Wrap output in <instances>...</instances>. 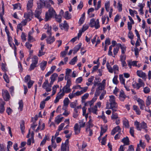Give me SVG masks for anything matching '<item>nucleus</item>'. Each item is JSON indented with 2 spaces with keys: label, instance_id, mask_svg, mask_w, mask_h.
<instances>
[{
  "label": "nucleus",
  "instance_id": "f257e3e1",
  "mask_svg": "<svg viewBox=\"0 0 151 151\" xmlns=\"http://www.w3.org/2000/svg\"><path fill=\"white\" fill-rule=\"evenodd\" d=\"M110 103L107 102L106 106V109H111L113 111H116L117 108V105L115 102V98L113 95L109 96Z\"/></svg>",
  "mask_w": 151,
  "mask_h": 151
},
{
  "label": "nucleus",
  "instance_id": "f03ea898",
  "mask_svg": "<svg viewBox=\"0 0 151 151\" xmlns=\"http://www.w3.org/2000/svg\"><path fill=\"white\" fill-rule=\"evenodd\" d=\"M49 7V8L48 11L45 13V19L46 21L48 20L56 15V12L53 7L51 6L50 5Z\"/></svg>",
  "mask_w": 151,
  "mask_h": 151
},
{
  "label": "nucleus",
  "instance_id": "7ed1b4c3",
  "mask_svg": "<svg viewBox=\"0 0 151 151\" xmlns=\"http://www.w3.org/2000/svg\"><path fill=\"white\" fill-rule=\"evenodd\" d=\"M134 124L138 130L140 131L142 129L145 130H147V124L143 121L140 123L137 121H135Z\"/></svg>",
  "mask_w": 151,
  "mask_h": 151
},
{
  "label": "nucleus",
  "instance_id": "20e7f679",
  "mask_svg": "<svg viewBox=\"0 0 151 151\" xmlns=\"http://www.w3.org/2000/svg\"><path fill=\"white\" fill-rule=\"evenodd\" d=\"M106 67L109 72L111 73L114 72V74H116L118 73L119 71V66L116 65H114L112 68L109 63H107Z\"/></svg>",
  "mask_w": 151,
  "mask_h": 151
},
{
  "label": "nucleus",
  "instance_id": "39448f33",
  "mask_svg": "<svg viewBox=\"0 0 151 151\" xmlns=\"http://www.w3.org/2000/svg\"><path fill=\"white\" fill-rule=\"evenodd\" d=\"M52 84L50 82L49 83L48 80L46 79L42 85V87L47 92H50L51 91V87Z\"/></svg>",
  "mask_w": 151,
  "mask_h": 151
},
{
  "label": "nucleus",
  "instance_id": "423d86ee",
  "mask_svg": "<svg viewBox=\"0 0 151 151\" xmlns=\"http://www.w3.org/2000/svg\"><path fill=\"white\" fill-rule=\"evenodd\" d=\"M89 25L91 27H94L96 29H98L100 27L99 19H97L95 21L94 19H91Z\"/></svg>",
  "mask_w": 151,
  "mask_h": 151
},
{
  "label": "nucleus",
  "instance_id": "0eeeda50",
  "mask_svg": "<svg viewBox=\"0 0 151 151\" xmlns=\"http://www.w3.org/2000/svg\"><path fill=\"white\" fill-rule=\"evenodd\" d=\"M97 85L99 86L98 88L97 89L98 90V92H99V89L102 90L104 88L106 85V80H103L101 83H97L94 82V85L92 88L91 91H92V90H93L95 86Z\"/></svg>",
  "mask_w": 151,
  "mask_h": 151
},
{
  "label": "nucleus",
  "instance_id": "6e6552de",
  "mask_svg": "<svg viewBox=\"0 0 151 151\" xmlns=\"http://www.w3.org/2000/svg\"><path fill=\"white\" fill-rule=\"evenodd\" d=\"M7 35L9 44L10 46L14 50V55L16 56V47L14 44L12 43V37L9 36L8 33L7 34Z\"/></svg>",
  "mask_w": 151,
  "mask_h": 151
},
{
  "label": "nucleus",
  "instance_id": "1a4fd4ad",
  "mask_svg": "<svg viewBox=\"0 0 151 151\" xmlns=\"http://www.w3.org/2000/svg\"><path fill=\"white\" fill-rule=\"evenodd\" d=\"M138 62L137 61H132L129 60H128L127 61L128 65L130 68H132V66L139 68L141 65V64L140 63L137 64Z\"/></svg>",
  "mask_w": 151,
  "mask_h": 151
},
{
  "label": "nucleus",
  "instance_id": "9d476101",
  "mask_svg": "<svg viewBox=\"0 0 151 151\" xmlns=\"http://www.w3.org/2000/svg\"><path fill=\"white\" fill-rule=\"evenodd\" d=\"M42 12V9L37 7L35 12V17L39 19L40 22L42 20L40 17V15L41 14Z\"/></svg>",
  "mask_w": 151,
  "mask_h": 151
},
{
  "label": "nucleus",
  "instance_id": "9b49d317",
  "mask_svg": "<svg viewBox=\"0 0 151 151\" xmlns=\"http://www.w3.org/2000/svg\"><path fill=\"white\" fill-rule=\"evenodd\" d=\"M65 93H64L63 91H62L61 90H60V92L57 94L56 98L54 101V103H57L59 101L60 99H61L64 96Z\"/></svg>",
  "mask_w": 151,
  "mask_h": 151
},
{
  "label": "nucleus",
  "instance_id": "f8f14e48",
  "mask_svg": "<svg viewBox=\"0 0 151 151\" xmlns=\"http://www.w3.org/2000/svg\"><path fill=\"white\" fill-rule=\"evenodd\" d=\"M69 140L68 139H67L65 140L64 143H62L61 146V151H66L67 150L69 149Z\"/></svg>",
  "mask_w": 151,
  "mask_h": 151
},
{
  "label": "nucleus",
  "instance_id": "ddd939ff",
  "mask_svg": "<svg viewBox=\"0 0 151 151\" xmlns=\"http://www.w3.org/2000/svg\"><path fill=\"white\" fill-rule=\"evenodd\" d=\"M2 95L5 101H8L10 99V95L8 91L6 90H2Z\"/></svg>",
  "mask_w": 151,
  "mask_h": 151
},
{
  "label": "nucleus",
  "instance_id": "4468645a",
  "mask_svg": "<svg viewBox=\"0 0 151 151\" xmlns=\"http://www.w3.org/2000/svg\"><path fill=\"white\" fill-rule=\"evenodd\" d=\"M40 0V2L37 4V8L42 9V8H43L44 6H46L47 7H49V6H50V5L49 4H47L46 1H45L44 0Z\"/></svg>",
  "mask_w": 151,
  "mask_h": 151
},
{
  "label": "nucleus",
  "instance_id": "2eb2a0df",
  "mask_svg": "<svg viewBox=\"0 0 151 151\" xmlns=\"http://www.w3.org/2000/svg\"><path fill=\"white\" fill-rule=\"evenodd\" d=\"M34 0H28L27 3L26 9L28 11H31L33 6Z\"/></svg>",
  "mask_w": 151,
  "mask_h": 151
},
{
  "label": "nucleus",
  "instance_id": "dca6fc26",
  "mask_svg": "<svg viewBox=\"0 0 151 151\" xmlns=\"http://www.w3.org/2000/svg\"><path fill=\"white\" fill-rule=\"evenodd\" d=\"M55 138L53 136L51 139V145L48 147V149L49 151H52V148L53 147L54 149L56 148L57 145L55 141Z\"/></svg>",
  "mask_w": 151,
  "mask_h": 151
},
{
  "label": "nucleus",
  "instance_id": "f3484780",
  "mask_svg": "<svg viewBox=\"0 0 151 151\" xmlns=\"http://www.w3.org/2000/svg\"><path fill=\"white\" fill-rule=\"evenodd\" d=\"M104 6L107 12L113 11V8L111 6H110L109 1H108L105 3Z\"/></svg>",
  "mask_w": 151,
  "mask_h": 151
},
{
  "label": "nucleus",
  "instance_id": "a211bd4d",
  "mask_svg": "<svg viewBox=\"0 0 151 151\" xmlns=\"http://www.w3.org/2000/svg\"><path fill=\"white\" fill-rule=\"evenodd\" d=\"M137 75L139 77L143 79H146V75L145 73L142 72V70H138L137 71Z\"/></svg>",
  "mask_w": 151,
  "mask_h": 151
},
{
  "label": "nucleus",
  "instance_id": "6ab92c4d",
  "mask_svg": "<svg viewBox=\"0 0 151 151\" xmlns=\"http://www.w3.org/2000/svg\"><path fill=\"white\" fill-rule=\"evenodd\" d=\"M69 100L68 98H66L64 99L63 100V105L62 107L63 109H67L69 104Z\"/></svg>",
  "mask_w": 151,
  "mask_h": 151
},
{
  "label": "nucleus",
  "instance_id": "aec40b11",
  "mask_svg": "<svg viewBox=\"0 0 151 151\" xmlns=\"http://www.w3.org/2000/svg\"><path fill=\"white\" fill-rule=\"evenodd\" d=\"M55 38L54 36H49L46 39L47 43L48 44H51L55 40Z\"/></svg>",
  "mask_w": 151,
  "mask_h": 151
},
{
  "label": "nucleus",
  "instance_id": "412c9836",
  "mask_svg": "<svg viewBox=\"0 0 151 151\" xmlns=\"http://www.w3.org/2000/svg\"><path fill=\"white\" fill-rule=\"evenodd\" d=\"M137 102L141 109L143 110L145 108L144 101L142 99H139L137 100Z\"/></svg>",
  "mask_w": 151,
  "mask_h": 151
},
{
  "label": "nucleus",
  "instance_id": "4be33fe9",
  "mask_svg": "<svg viewBox=\"0 0 151 151\" xmlns=\"http://www.w3.org/2000/svg\"><path fill=\"white\" fill-rule=\"evenodd\" d=\"M81 128V127L79 126L78 123H76L75 124L74 127V129L76 134H77L80 133Z\"/></svg>",
  "mask_w": 151,
  "mask_h": 151
},
{
  "label": "nucleus",
  "instance_id": "5701e85b",
  "mask_svg": "<svg viewBox=\"0 0 151 151\" xmlns=\"http://www.w3.org/2000/svg\"><path fill=\"white\" fill-rule=\"evenodd\" d=\"M5 104V103L4 101L2 100H0V113H3L5 110L4 107V105Z\"/></svg>",
  "mask_w": 151,
  "mask_h": 151
},
{
  "label": "nucleus",
  "instance_id": "b1692460",
  "mask_svg": "<svg viewBox=\"0 0 151 151\" xmlns=\"http://www.w3.org/2000/svg\"><path fill=\"white\" fill-rule=\"evenodd\" d=\"M88 110L90 112H91L94 114L96 115L98 114V109L96 106H94L93 107H91L88 109Z\"/></svg>",
  "mask_w": 151,
  "mask_h": 151
},
{
  "label": "nucleus",
  "instance_id": "393cba45",
  "mask_svg": "<svg viewBox=\"0 0 151 151\" xmlns=\"http://www.w3.org/2000/svg\"><path fill=\"white\" fill-rule=\"evenodd\" d=\"M58 75L56 73L53 74L50 77L51 80L50 82L53 84L54 82L56 80L58 77Z\"/></svg>",
  "mask_w": 151,
  "mask_h": 151
},
{
  "label": "nucleus",
  "instance_id": "a878e982",
  "mask_svg": "<svg viewBox=\"0 0 151 151\" xmlns=\"http://www.w3.org/2000/svg\"><path fill=\"white\" fill-rule=\"evenodd\" d=\"M32 14L31 13H25L24 15V17L25 19H26L28 21H30L32 19Z\"/></svg>",
  "mask_w": 151,
  "mask_h": 151
},
{
  "label": "nucleus",
  "instance_id": "bb28decb",
  "mask_svg": "<svg viewBox=\"0 0 151 151\" xmlns=\"http://www.w3.org/2000/svg\"><path fill=\"white\" fill-rule=\"evenodd\" d=\"M101 131L100 132V136L98 138L99 141H100V136H102L103 135V134L105 132L107 129V127L105 126H102L101 127Z\"/></svg>",
  "mask_w": 151,
  "mask_h": 151
},
{
  "label": "nucleus",
  "instance_id": "cd10ccee",
  "mask_svg": "<svg viewBox=\"0 0 151 151\" xmlns=\"http://www.w3.org/2000/svg\"><path fill=\"white\" fill-rule=\"evenodd\" d=\"M121 131V128L119 126H118L114 128L111 131V134L113 135L116 132H120Z\"/></svg>",
  "mask_w": 151,
  "mask_h": 151
},
{
  "label": "nucleus",
  "instance_id": "c85d7f7f",
  "mask_svg": "<svg viewBox=\"0 0 151 151\" xmlns=\"http://www.w3.org/2000/svg\"><path fill=\"white\" fill-rule=\"evenodd\" d=\"M60 27L61 29H68V25L66 21H65L63 24H60Z\"/></svg>",
  "mask_w": 151,
  "mask_h": 151
},
{
  "label": "nucleus",
  "instance_id": "c756f323",
  "mask_svg": "<svg viewBox=\"0 0 151 151\" xmlns=\"http://www.w3.org/2000/svg\"><path fill=\"white\" fill-rule=\"evenodd\" d=\"M45 127V124L44 123H42L40 121L39 123V126L36 129V131H38V130L39 129H40L41 130L43 129Z\"/></svg>",
  "mask_w": 151,
  "mask_h": 151
},
{
  "label": "nucleus",
  "instance_id": "7c9ffc66",
  "mask_svg": "<svg viewBox=\"0 0 151 151\" xmlns=\"http://www.w3.org/2000/svg\"><path fill=\"white\" fill-rule=\"evenodd\" d=\"M69 86H65L62 88V91H63L64 93H68L71 91V89L70 88Z\"/></svg>",
  "mask_w": 151,
  "mask_h": 151
},
{
  "label": "nucleus",
  "instance_id": "2f4dec72",
  "mask_svg": "<svg viewBox=\"0 0 151 151\" xmlns=\"http://www.w3.org/2000/svg\"><path fill=\"white\" fill-rule=\"evenodd\" d=\"M63 118V117H61L60 115H58L55 118V122L57 124H58L62 121Z\"/></svg>",
  "mask_w": 151,
  "mask_h": 151
},
{
  "label": "nucleus",
  "instance_id": "473e14b6",
  "mask_svg": "<svg viewBox=\"0 0 151 151\" xmlns=\"http://www.w3.org/2000/svg\"><path fill=\"white\" fill-rule=\"evenodd\" d=\"M123 122L124 126L126 128H128L129 127V125L128 120L124 118L123 119Z\"/></svg>",
  "mask_w": 151,
  "mask_h": 151
},
{
  "label": "nucleus",
  "instance_id": "72a5a7b5",
  "mask_svg": "<svg viewBox=\"0 0 151 151\" xmlns=\"http://www.w3.org/2000/svg\"><path fill=\"white\" fill-rule=\"evenodd\" d=\"M81 46L82 44L81 43H79L74 47L73 52L74 54L76 53L78 51L79 49L81 47Z\"/></svg>",
  "mask_w": 151,
  "mask_h": 151
},
{
  "label": "nucleus",
  "instance_id": "f704fd0d",
  "mask_svg": "<svg viewBox=\"0 0 151 151\" xmlns=\"http://www.w3.org/2000/svg\"><path fill=\"white\" fill-rule=\"evenodd\" d=\"M126 97V96L124 94V92L122 91H120L119 97L121 101H124Z\"/></svg>",
  "mask_w": 151,
  "mask_h": 151
},
{
  "label": "nucleus",
  "instance_id": "c9c22d12",
  "mask_svg": "<svg viewBox=\"0 0 151 151\" xmlns=\"http://www.w3.org/2000/svg\"><path fill=\"white\" fill-rule=\"evenodd\" d=\"M145 6L144 4H139L138 6L139 7V13L142 15L144 14V12H143V8Z\"/></svg>",
  "mask_w": 151,
  "mask_h": 151
},
{
  "label": "nucleus",
  "instance_id": "e433bc0d",
  "mask_svg": "<svg viewBox=\"0 0 151 151\" xmlns=\"http://www.w3.org/2000/svg\"><path fill=\"white\" fill-rule=\"evenodd\" d=\"M47 64V62L43 61L40 64V66L42 70H44Z\"/></svg>",
  "mask_w": 151,
  "mask_h": 151
},
{
  "label": "nucleus",
  "instance_id": "4c0bfd02",
  "mask_svg": "<svg viewBox=\"0 0 151 151\" xmlns=\"http://www.w3.org/2000/svg\"><path fill=\"white\" fill-rule=\"evenodd\" d=\"M85 13H83L81 15V17L79 19V23L80 24H82L85 20Z\"/></svg>",
  "mask_w": 151,
  "mask_h": 151
},
{
  "label": "nucleus",
  "instance_id": "58836bf2",
  "mask_svg": "<svg viewBox=\"0 0 151 151\" xmlns=\"http://www.w3.org/2000/svg\"><path fill=\"white\" fill-rule=\"evenodd\" d=\"M72 70L71 69L67 68L66 69L65 76V79H66L69 77V74L71 72Z\"/></svg>",
  "mask_w": 151,
  "mask_h": 151
},
{
  "label": "nucleus",
  "instance_id": "ea45409f",
  "mask_svg": "<svg viewBox=\"0 0 151 151\" xmlns=\"http://www.w3.org/2000/svg\"><path fill=\"white\" fill-rule=\"evenodd\" d=\"M47 28V33L48 35L49 36H51L52 34H51V27L50 26H49V25L48 24H46L45 26V27L46 29H47V27H48Z\"/></svg>",
  "mask_w": 151,
  "mask_h": 151
},
{
  "label": "nucleus",
  "instance_id": "a19ab883",
  "mask_svg": "<svg viewBox=\"0 0 151 151\" xmlns=\"http://www.w3.org/2000/svg\"><path fill=\"white\" fill-rule=\"evenodd\" d=\"M100 93V92H98V90L96 89L95 94V96L91 100V101L94 102L96 101L97 99V96L99 95Z\"/></svg>",
  "mask_w": 151,
  "mask_h": 151
},
{
  "label": "nucleus",
  "instance_id": "79ce46f5",
  "mask_svg": "<svg viewBox=\"0 0 151 151\" xmlns=\"http://www.w3.org/2000/svg\"><path fill=\"white\" fill-rule=\"evenodd\" d=\"M20 128L21 132L22 134H23L24 132L25 129L24 123V121H22L20 123Z\"/></svg>",
  "mask_w": 151,
  "mask_h": 151
},
{
  "label": "nucleus",
  "instance_id": "37998d69",
  "mask_svg": "<svg viewBox=\"0 0 151 151\" xmlns=\"http://www.w3.org/2000/svg\"><path fill=\"white\" fill-rule=\"evenodd\" d=\"M63 17L67 19H70L71 18V15L68 11H66L63 15Z\"/></svg>",
  "mask_w": 151,
  "mask_h": 151
},
{
  "label": "nucleus",
  "instance_id": "c03bdc74",
  "mask_svg": "<svg viewBox=\"0 0 151 151\" xmlns=\"http://www.w3.org/2000/svg\"><path fill=\"white\" fill-rule=\"evenodd\" d=\"M119 79L120 81V83L123 85H125V80L124 78V77L123 76V75L122 74H120L119 76Z\"/></svg>",
  "mask_w": 151,
  "mask_h": 151
},
{
  "label": "nucleus",
  "instance_id": "a18cd8bd",
  "mask_svg": "<svg viewBox=\"0 0 151 151\" xmlns=\"http://www.w3.org/2000/svg\"><path fill=\"white\" fill-rule=\"evenodd\" d=\"M59 87V86L58 85H56L53 86L52 88V96L54 95L56 93L57 89Z\"/></svg>",
  "mask_w": 151,
  "mask_h": 151
},
{
  "label": "nucleus",
  "instance_id": "49530a36",
  "mask_svg": "<svg viewBox=\"0 0 151 151\" xmlns=\"http://www.w3.org/2000/svg\"><path fill=\"white\" fill-rule=\"evenodd\" d=\"M138 89L141 87L144 86L145 85L144 83L143 82L142 80L140 79H138V83H137Z\"/></svg>",
  "mask_w": 151,
  "mask_h": 151
},
{
  "label": "nucleus",
  "instance_id": "de8ad7c7",
  "mask_svg": "<svg viewBox=\"0 0 151 151\" xmlns=\"http://www.w3.org/2000/svg\"><path fill=\"white\" fill-rule=\"evenodd\" d=\"M122 142L124 144V145H128L129 144V139L127 137L123 139Z\"/></svg>",
  "mask_w": 151,
  "mask_h": 151
},
{
  "label": "nucleus",
  "instance_id": "09e8293b",
  "mask_svg": "<svg viewBox=\"0 0 151 151\" xmlns=\"http://www.w3.org/2000/svg\"><path fill=\"white\" fill-rule=\"evenodd\" d=\"M32 63L37 64L38 61V58L37 56L34 55L32 58Z\"/></svg>",
  "mask_w": 151,
  "mask_h": 151
},
{
  "label": "nucleus",
  "instance_id": "8fccbe9b",
  "mask_svg": "<svg viewBox=\"0 0 151 151\" xmlns=\"http://www.w3.org/2000/svg\"><path fill=\"white\" fill-rule=\"evenodd\" d=\"M14 7V9H17L18 10H20L21 9V5L20 4L18 3L17 4H15L13 5Z\"/></svg>",
  "mask_w": 151,
  "mask_h": 151
},
{
  "label": "nucleus",
  "instance_id": "3c124183",
  "mask_svg": "<svg viewBox=\"0 0 151 151\" xmlns=\"http://www.w3.org/2000/svg\"><path fill=\"white\" fill-rule=\"evenodd\" d=\"M112 114L111 116V119H117L118 118V115L117 114L115 113L114 112L115 111H112Z\"/></svg>",
  "mask_w": 151,
  "mask_h": 151
},
{
  "label": "nucleus",
  "instance_id": "603ef678",
  "mask_svg": "<svg viewBox=\"0 0 151 151\" xmlns=\"http://www.w3.org/2000/svg\"><path fill=\"white\" fill-rule=\"evenodd\" d=\"M77 60V57L76 56L73 58L69 62V64L71 65H74Z\"/></svg>",
  "mask_w": 151,
  "mask_h": 151
},
{
  "label": "nucleus",
  "instance_id": "864d4df0",
  "mask_svg": "<svg viewBox=\"0 0 151 151\" xmlns=\"http://www.w3.org/2000/svg\"><path fill=\"white\" fill-rule=\"evenodd\" d=\"M19 106L18 108V110L20 111H22L23 107V104L22 101L20 100L19 102Z\"/></svg>",
  "mask_w": 151,
  "mask_h": 151
},
{
  "label": "nucleus",
  "instance_id": "5fc2aeb1",
  "mask_svg": "<svg viewBox=\"0 0 151 151\" xmlns=\"http://www.w3.org/2000/svg\"><path fill=\"white\" fill-rule=\"evenodd\" d=\"M94 79V77L93 76L91 77L90 78L88 79V82L86 83V84L88 86H89L91 84Z\"/></svg>",
  "mask_w": 151,
  "mask_h": 151
},
{
  "label": "nucleus",
  "instance_id": "6e6d98bb",
  "mask_svg": "<svg viewBox=\"0 0 151 151\" xmlns=\"http://www.w3.org/2000/svg\"><path fill=\"white\" fill-rule=\"evenodd\" d=\"M88 117L89 120L88 122L87 123V124L88 126L89 127H92L93 125L92 123L93 120L92 119L91 116H89Z\"/></svg>",
  "mask_w": 151,
  "mask_h": 151
},
{
  "label": "nucleus",
  "instance_id": "4d7b16f0",
  "mask_svg": "<svg viewBox=\"0 0 151 151\" xmlns=\"http://www.w3.org/2000/svg\"><path fill=\"white\" fill-rule=\"evenodd\" d=\"M78 123L79 124V126L80 127H83L85 126L86 122H84V120L83 119L79 120Z\"/></svg>",
  "mask_w": 151,
  "mask_h": 151
},
{
  "label": "nucleus",
  "instance_id": "13d9d810",
  "mask_svg": "<svg viewBox=\"0 0 151 151\" xmlns=\"http://www.w3.org/2000/svg\"><path fill=\"white\" fill-rule=\"evenodd\" d=\"M151 97L149 96H147L146 101V104L147 106H149L151 104Z\"/></svg>",
  "mask_w": 151,
  "mask_h": 151
},
{
  "label": "nucleus",
  "instance_id": "bf43d9fd",
  "mask_svg": "<svg viewBox=\"0 0 151 151\" xmlns=\"http://www.w3.org/2000/svg\"><path fill=\"white\" fill-rule=\"evenodd\" d=\"M118 76L116 75H115L112 79L113 83L115 84H117L119 83V81L118 80Z\"/></svg>",
  "mask_w": 151,
  "mask_h": 151
},
{
  "label": "nucleus",
  "instance_id": "052dcab7",
  "mask_svg": "<svg viewBox=\"0 0 151 151\" xmlns=\"http://www.w3.org/2000/svg\"><path fill=\"white\" fill-rule=\"evenodd\" d=\"M54 16H55V19L57 22H60L61 21L62 17L61 15H57L56 14V15H55Z\"/></svg>",
  "mask_w": 151,
  "mask_h": 151
},
{
  "label": "nucleus",
  "instance_id": "680f3d73",
  "mask_svg": "<svg viewBox=\"0 0 151 151\" xmlns=\"http://www.w3.org/2000/svg\"><path fill=\"white\" fill-rule=\"evenodd\" d=\"M118 6L117 8L119 12H121L122 10V4L120 1H119L117 3Z\"/></svg>",
  "mask_w": 151,
  "mask_h": 151
},
{
  "label": "nucleus",
  "instance_id": "e2e57ef3",
  "mask_svg": "<svg viewBox=\"0 0 151 151\" xmlns=\"http://www.w3.org/2000/svg\"><path fill=\"white\" fill-rule=\"evenodd\" d=\"M78 104L77 101H76L71 103L70 104V106L71 108L75 109L76 106Z\"/></svg>",
  "mask_w": 151,
  "mask_h": 151
},
{
  "label": "nucleus",
  "instance_id": "0e129e2a",
  "mask_svg": "<svg viewBox=\"0 0 151 151\" xmlns=\"http://www.w3.org/2000/svg\"><path fill=\"white\" fill-rule=\"evenodd\" d=\"M2 9L1 12L0 14V17L1 18V21L3 22L4 21V19H3V16L4 14V6L3 5L2 6Z\"/></svg>",
  "mask_w": 151,
  "mask_h": 151
},
{
  "label": "nucleus",
  "instance_id": "69168bd1",
  "mask_svg": "<svg viewBox=\"0 0 151 151\" xmlns=\"http://www.w3.org/2000/svg\"><path fill=\"white\" fill-rule=\"evenodd\" d=\"M120 48L122 50V54H124V53L126 51V46L124 45H121L120 46Z\"/></svg>",
  "mask_w": 151,
  "mask_h": 151
},
{
  "label": "nucleus",
  "instance_id": "338daca9",
  "mask_svg": "<svg viewBox=\"0 0 151 151\" xmlns=\"http://www.w3.org/2000/svg\"><path fill=\"white\" fill-rule=\"evenodd\" d=\"M83 81V78L82 77H80L77 78L76 80V83L77 84L81 83Z\"/></svg>",
  "mask_w": 151,
  "mask_h": 151
},
{
  "label": "nucleus",
  "instance_id": "774afa93",
  "mask_svg": "<svg viewBox=\"0 0 151 151\" xmlns=\"http://www.w3.org/2000/svg\"><path fill=\"white\" fill-rule=\"evenodd\" d=\"M121 61H125L126 58V56L124 54H122L120 56Z\"/></svg>",
  "mask_w": 151,
  "mask_h": 151
}]
</instances>
